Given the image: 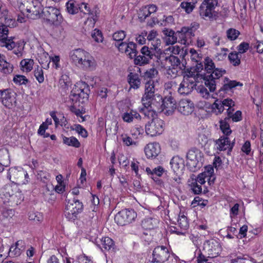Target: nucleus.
I'll list each match as a JSON object with an SVG mask.
<instances>
[{
	"label": "nucleus",
	"mask_w": 263,
	"mask_h": 263,
	"mask_svg": "<svg viewBox=\"0 0 263 263\" xmlns=\"http://www.w3.org/2000/svg\"><path fill=\"white\" fill-rule=\"evenodd\" d=\"M203 67L206 72L203 76L204 85L210 92H214L216 89L217 80L226 73V71L221 68H216L213 60L209 57L204 59V66L201 61L197 63L196 67L198 71L202 70Z\"/></svg>",
	"instance_id": "f257e3e1"
},
{
	"label": "nucleus",
	"mask_w": 263,
	"mask_h": 263,
	"mask_svg": "<svg viewBox=\"0 0 263 263\" xmlns=\"http://www.w3.org/2000/svg\"><path fill=\"white\" fill-rule=\"evenodd\" d=\"M142 98L141 102L144 107L139 108V112L144 115L143 119H151L157 116V111H159L161 108L162 97L158 93L152 95L147 101Z\"/></svg>",
	"instance_id": "f03ea898"
},
{
	"label": "nucleus",
	"mask_w": 263,
	"mask_h": 263,
	"mask_svg": "<svg viewBox=\"0 0 263 263\" xmlns=\"http://www.w3.org/2000/svg\"><path fill=\"white\" fill-rule=\"evenodd\" d=\"M71 60L84 69H92L95 67V60L90 54L81 49H77L70 53Z\"/></svg>",
	"instance_id": "7ed1b4c3"
},
{
	"label": "nucleus",
	"mask_w": 263,
	"mask_h": 263,
	"mask_svg": "<svg viewBox=\"0 0 263 263\" xmlns=\"http://www.w3.org/2000/svg\"><path fill=\"white\" fill-rule=\"evenodd\" d=\"M88 87V85L85 82L77 83L74 88L71 91L69 100L73 104L77 103V101L84 102L85 100H87L89 91Z\"/></svg>",
	"instance_id": "20e7f679"
},
{
	"label": "nucleus",
	"mask_w": 263,
	"mask_h": 263,
	"mask_svg": "<svg viewBox=\"0 0 263 263\" xmlns=\"http://www.w3.org/2000/svg\"><path fill=\"white\" fill-rule=\"evenodd\" d=\"M198 74L189 71L183 77L178 91L181 95H186L191 93L196 85Z\"/></svg>",
	"instance_id": "39448f33"
},
{
	"label": "nucleus",
	"mask_w": 263,
	"mask_h": 263,
	"mask_svg": "<svg viewBox=\"0 0 263 263\" xmlns=\"http://www.w3.org/2000/svg\"><path fill=\"white\" fill-rule=\"evenodd\" d=\"M43 18L45 22L50 26H59L63 21V17L60 10L49 7L43 11Z\"/></svg>",
	"instance_id": "423d86ee"
},
{
	"label": "nucleus",
	"mask_w": 263,
	"mask_h": 263,
	"mask_svg": "<svg viewBox=\"0 0 263 263\" xmlns=\"http://www.w3.org/2000/svg\"><path fill=\"white\" fill-rule=\"evenodd\" d=\"M83 210V204L79 200L74 198L72 202L69 201L66 205L64 215L70 221H74L77 218L78 215Z\"/></svg>",
	"instance_id": "0eeeda50"
},
{
	"label": "nucleus",
	"mask_w": 263,
	"mask_h": 263,
	"mask_svg": "<svg viewBox=\"0 0 263 263\" xmlns=\"http://www.w3.org/2000/svg\"><path fill=\"white\" fill-rule=\"evenodd\" d=\"M218 5L217 0H204L199 7L200 15L204 19L216 20L215 9Z\"/></svg>",
	"instance_id": "6e6552de"
},
{
	"label": "nucleus",
	"mask_w": 263,
	"mask_h": 263,
	"mask_svg": "<svg viewBox=\"0 0 263 263\" xmlns=\"http://www.w3.org/2000/svg\"><path fill=\"white\" fill-rule=\"evenodd\" d=\"M137 216V213L134 209H125L115 215V221L118 225L123 226L132 223Z\"/></svg>",
	"instance_id": "1a4fd4ad"
},
{
	"label": "nucleus",
	"mask_w": 263,
	"mask_h": 263,
	"mask_svg": "<svg viewBox=\"0 0 263 263\" xmlns=\"http://www.w3.org/2000/svg\"><path fill=\"white\" fill-rule=\"evenodd\" d=\"M150 119H152L151 122H148L145 125L146 133L152 137L161 134L164 129V121L155 117Z\"/></svg>",
	"instance_id": "9d476101"
},
{
	"label": "nucleus",
	"mask_w": 263,
	"mask_h": 263,
	"mask_svg": "<svg viewBox=\"0 0 263 263\" xmlns=\"http://www.w3.org/2000/svg\"><path fill=\"white\" fill-rule=\"evenodd\" d=\"M170 257L168 249L164 246H159L154 249L152 259L149 263H164Z\"/></svg>",
	"instance_id": "9b49d317"
},
{
	"label": "nucleus",
	"mask_w": 263,
	"mask_h": 263,
	"mask_svg": "<svg viewBox=\"0 0 263 263\" xmlns=\"http://www.w3.org/2000/svg\"><path fill=\"white\" fill-rule=\"evenodd\" d=\"M204 249L207 250L209 256L214 258L218 256L221 251V247L218 240L211 239L206 240L204 244Z\"/></svg>",
	"instance_id": "f8f14e48"
},
{
	"label": "nucleus",
	"mask_w": 263,
	"mask_h": 263,
	"mask_svg": "<svg viewBox=\"0 0 263 263\" xmlns=\"http://www.w3.org/2000/svg\"><path fill=\"white\" fill-rule=\"evenodd\" d=\"M16 187L15 184H6L1 190V196L5 203H11L14 201L16 196L15 195Z\"/></svg>",
	"instance_id": "ddd939ff"
},
{
	"label": "nucleus",
	"mask_w": 263,
	"mask_h": 263,
	"mask_svg": "<svg viewBox=\"0 0 263 263\" xmlns=\"http://www.w3.org/2000/svg\"><path fill=\"white\" fill-rule=\"evenodd\" d=\"M8 32L9 30L7 26L4 25L0 26V46L5 47L8 50H12L15 47L16 44L12 39H8Z\"/></svg>",
	"instance_id": "4468645a"
},
{
	"label": "nucleus",
	"mask_w": 263,
	"mask_h": 263,
	"mask_svg": "<svg viewBox=\"0 0 263 263\" xmlns=\"http://www.w3.org/2000/svg\"><path fill=\"white\" fill-rule=\"evenodd\" d=\"M0 102L5 107L10 108L15 103V93L11 89L0 90Z\"/></svg>",
	"instance_id": "2eb2a0df"
},
{
	"label": "nucleus",
	"mask_w": 263,
	"mask_h": 263,
	"mask_svg": "<svg viewBox=\"0 0 263 263\" xmlns=\"http://www.w3.org/2000/svg\"><path fill=\"white\" fill-rule=\"evenodd\" d=\"M176 104L175 99L172 96L165 97L160 103L161 108L159 112H163L167 116L172 115L176 108Z\"/></svg>",
	"instance_id": "dca6fc26"
},
{
	"label": "nucleus",
	"mask_w": 263,
	"mask_h": 263,
	"mask_svg": "<svg viewBox=\"0 0 263 263\" xmlns=\"http://www.w3.org/2000/svg\"><path fill=\"white\" fill-rule=\"evenodd\" d=\"M235 105L234 102L229 98L220 100L217 99L212 105V111L216 115L221 114L224 109L225 107L230 108V107H234Z\"/></svg>",
	"instance_id": "f3484780"
},
{
	"label": "nucleus",
	"mask_w": 263,
	"mask_h": 263,
	"mask_svg": "<svg viewBox=\"0 0 263 263\" xmlns=\"http://www.w3.org/2000/svg\"><path fill=\"white\" fill-rule=\"evenodd\" d=\"M215 143V148L219 151H228V153L231 152L234 146V142H231L229 138L227 136H222L220 137L218 139L214 140Z\"/></svg>",
	"instance_id": "a211bd4d"
},
{
	"label": "nucleus",
	"mask_w": 263,
	"mask_h": 263,
	"mask_svg": "<svg viewBox=\"0 0 263 263\" xmlns=\"http://www.w3.org/2000/svg\"><path fill=\"white\" fill-rule=\"evenodd\" d=\"M161 148L158 143L154 142L148 144L144 148L146 157L148 158H155L160 153Z\"/></svg>",
	"instance_id": "6ab92c4d"
},
{
	"label": "nucleus",
	"mask_w": 263,
	"mask_h": 263,
	"mask_svg": "<svg viewBox=\"0 0 263 263\" xmlns=\"http://www.w3.org/2000/svg\"><path fill=\"white\" fill-rule=\"evenodd\" d=\"M178 110L184 115H189L194 110V104L189 100H181L179 102Z\"/></svg>",
	"instance_id": "aec40b11"
},
{
	"label": "nucleus",
	"mask_w": 263,
	"mask_h": 263,
	"mask_svg": "<svg viewBox=\"0 0 263 263\" xmlns=\"http://www.w3.org/2000/svg\"><path fill=\"white\" fill-rule=\"evenodd\" d=\"M25 242L22 240L17 241L11 246L9 250V255L11 257L19 256L25 250Z\"/></svg>",
	"instance_id": "412c9836"
},
{
	"label": "nucleus",
	"mask_w": 263,
	"mask_h": 263,
	"mask_svg": "<svg viewBox=\"0 0 263 263\" xmlns=\"http://www.w3.org/2000/svg\"><path fill=\"white\" fill-rule=\"evenodd\" d=\"M140 53L147 58L149 63L151 62V60H156L158 65H159V61H161V59L163 57L162 55H157L153 50L146 46H144L141 49Z\"/></svg>",
	"instance_id": "4be33fe9"
},
{
	"label": "nucleus",
	"mask_w": 263,
	"mask_h": 263,
	"mask_svg": "<svg viewBox=\"0 0 263 263\" xmlns=\"http://www.w3.org/2000/svg\"><path fill=\"white\" fill-rule=\"evenodd\" d=\"M24 176V171L22 169L18 170L16 167L9 168L7 177L12 183H17V182L22 179Z\"/></svg>",
	"instance_id": "5701e85b"
},
{
	"label": "nucleus",
	"mask_w": 263,
	"mask_h": 263,
	"mask_svg": "<svg viewBox=\"0 0 263 263\" xmlns=\"http://www.w3.org/2000/svg\"><path fill=\"white\" fill-rule=\"evenodd\" d=\"M171 168L174 173L181 172L184 167V161L183 159L178 156H174L170 161Z\"/></svg>",
	"instance_id": "b1692460"
},
{
	"label": "nucleus",
	"mask_w": 263,
	"mask_h": 263,
	"mask_svg": "<svg viewBox=\"0 0 263 263\" xmlns=\"http://www.w3.org/2000/svg\"><path fill=\"white\" fill-rule=\"evenodd\" d=\"M127 80L130 88L137 89L141 85V79L138 73L130 72L127 76Z\"/></svg>",
	"instance_id": "393cba45"
},
{
	"label": "nucleus",
	"mask_w": 263,
	"mask_h": 263,
	"mask_svg": "<svg viewBox=\"0 0 263 263\" xmlns=\"http://www.w3.org/2000/svg\"><path fill=\"white\" fill-rule=\"evenodd\" d=\"M224 80V85L219 90L220 96L223 95V92L224 93V92H227L228 91L231 90L233 88H234L237 86L242 85V84L240 83V82H237L236 81L229 80V79L227 78H226Z\"/></svg>",
	"instance_id": "a878e982"
},
{
	"label": "nucleus",
	"mask_w": 263,
	"mask_h": 263,
	"mask_svg": "<svg viewBox=\"0 0 263 263\" xmlns=\"http://www.w3.org/2000/svg\"><path fill=\"white\" fill-rule=\"evenodd\" d=\"M155 88L154 81L150 80L147 81L145 84V90L142 98L145 99L147 101L152 95L156 94Z\"/></svg>",
	"instance_id": "bb28decb"
},
{
	"label": "nucleus",
	"mask_w": 263,
	"mask_h": 263,
	"mask_svg": "<svg viewBox=\"0 0 263 263\" xmlns=\"http://www.w3.org/2000/svg\"><path fill=\"white\" fill-rule=\"evenodd\" d=\"M162 55L163 56V57L161 59V61H162L164 58L166 62V65H170L168 66V67L175 68L176 67H182L180 60L177 57L173 55H170L167 57H165L164 54ZM160 62L162 63V61Z\"/></svg>",
	"instance_id": "cd10ccee"
},
{
	"label": "nucleus",
	"mask_w": 263,
	"mask_h": 263,
	"mask_svg": "<svg viewBox=\"0 0 263 263\" xmlns=\"http://www.w3.org/2000/svg\"><path fill=\"white\" fill-rule=\"evenodd\" d=\"M234 109L233 107H230L227 109V117H226V120H230L232 119L233 122H238L242 120V113L240 110L236 111L234 114L233 111Z\"/></svg>",
	"instance_id": "c85d7f7f"
},
{
	"label": "nucleus",
	"mask_w": 263,
	"mask_h": 263,
	"mask_svg": "<svg viewBox=\"0 0 263 263\" xmlns=\"http://www.w3.org/2000/svg\"><path fill=\"white\" fill-rule=\"evenodd\" d=\"M67 12L70 14H75L80 11V4L74 0H69L66 4Z\"/></svg>",
	"instance_id": "c756f323"
},
{
	"label": "nucleus",
	"mask_w": 263,
	"mask_h": 263,
	"mask_svg": "<svg viewBox=\"0 0 263 263\" xmlns=\"http://www.w3.org/2000/svg\"><path fill=\"white\" fill-rule=\"evenodd\" d=\"M177 222L178 226L182 230L186 231L189 227V223L187 218L183 213H179Z\"/></svg>",
	"instance_id": "7c9ffc66"
},
{
	"label": "nucleus",
	"mask_w": 263,
	"mask_h": 263,
	"mask_svg": "<svg viewBox=\"0 0 263 263\" xmlns=\"http://www.w3.org/2000/svg\"><path fill=\"white\" fill-rule=\"evenodd\" d=\"M62 137L64 144L76 148H78L80 146V143L76 137L73 136L67 137L63 135L62 136Z\"/></svg>",
	"instance_id": "2f4dec72"
},
{
	"label": "nucleus",
	"mask_w": 263,
	"mask_h": 263,
	"mask_svg": "<svg viewBox=\"0 0 263 263\" xmlns=\"http://www.w3.org/2000/svg\"><path fill=\"white\" fill-rule=\"evenodd\" d=\"M13 65L4 59L0 60V71L4 74L11 73L13 71Z\"/></svg>",
	"instance_id": "473e14b6"
},
{
	"label": "nucleus",
	"mask_w": 263,
	"mask_h": 263,
	"mask_svg": "<svg viewBox=\"0 0 263 263\" xmlns=\"http://www.w3.org/2000/svg\"><path fill=\"white\" fill-rule=\"evenodd\" d=\"M34 61L30 59H23L20 62V65L24 72H30L33 68Z\"/></svg>",
	"instance_id": "72a5a7b5"
},
{
	"label": "nucleus",
	"mask_w": 263,
	"mask_h": 263,
	"mask_svg": "<svg viewBox=\"0 0 263 263\" xmlns=\"http://www.w3.org/2000/svg\"><path fill=\"white\" fill-rule=\"evenodd\" d=\"M0 162L5 167H8L10 164V155L6 149L0 150Z\"/></svg>",
	"instance_id": "f704fd0d"
},
{
	"label": "nucleus",
	"mask_w": 263,
	"mask_h": 263,
	"mask_svg": "<svg viewBox=\"0 0 263 263\" xmlns=\"http://www.w3.org/2000/svg\"><path fill=\"white\" fill-rule=\"evenodd\" d=\"M127 53H126L131 59L137 55V44L133 42H129L127 45Z\"/></svg>",
	"instance_id": "c9c22d12"
},
{
	"label": "nucleus",
	"mask_w": 263,
	"mask_h": 263,
	"mask_svg": "<svg viewBox=\"0 0 263 263\" xmlns=\"http://www.w3.org/2000/svg\"><path fill=\"white\" fill-rule=\"evenodd\" d=\"M199 151L196 148H192L190 149L186 155L187 160L191 161L193 162V165H195L198 161L197 158V155Z\"/></svg>",
	"instance_id": "e433bc0d"
},
{
	"label": "nucleus",
	"mask_w": 263,
	"mask_h": 263,
	"mask_svg": "<svg viewBox=\"0 0 263 263\" xmlns=\"http://www.w3.org/2000/svg\"><path fill=\"white\" fill-rule=\"evenodd\" d=\"M241 55L236 51L229 53L228 58L230 63L234 66H237L240 64Z\"/></svg>",
	"instance_id": "4c0bfd02"
},
{
	"label": "nucleus",
	"mask_w": 263,
	"mask_h": 263,
	"mask_svg": "<svg viewBox=\"0 0 263 263\" xmlns=\"http://www.w3.org/2000/svg\"><path fill=\"white\" fill-rule=\"evenodd\" d=\"M228 120L226 119V117L224 118L223 120H221L220 121V128L224 135L225 136H228L230 135L232 130L230 129V125L228 123Z\"/></svg>",
	"instance_id": "58836bf2"
},
{
	"label": "nucleus",
	"mask_w": 263,
	"mask_h": 263,
	"mask_svg": "<svg viewBox=\"0 0 263 263\" xmlns=\"http://www.w3.org/2000/svg\"><path fill=\"white\" fill-rule=\"evenodd\" d=\"M181 71L182 67H176L175 68L168 67V68L166 69V74L168 78H175L181 73Z\"/></svg>",
	"instance_id": "ea45409f"
},
{
	"label": "nucleus",
	"mask_w": 263,
	"mask_h": 263,
	"mask_svg": "<svg viewBox=\"0 0 263 263\" xmlns=\"http://www.w3.org/2000/svg\"><path fill=\"white\" fill-rule=\"evenodd\" d=\"M240 34V32L234 28H230L226 31L228 39L231 41L236 40Z\"/></svg>",
	"instance_id": "a19ab883"
},
{
	"label": "nucleus",
	"mask_w": 263,
	"mask_h": 263,
	"mask_svg": "<svg viewBox=\"0 0 263 263\" xmlns=\"http://www.w3.org/2000/svg\"><path fill=\"white\" fill-rule=\"evenodd\" d=\"M101 243L103 248L105 250L109 251L113 249L114 241L112 239L108 237L103 238L101 240Z\"/></svg>",
	"instance_id": "79ce46f5"
},
{
	"label": "nucleus",
	"mask_w": 263,
	"mask_h": 263,
	"mask_svg": "<svg viewBox=\"0 0 263 263\" xmlns=\"http://www.w3.org/2000/svg\"><path fill=\"white\" fill-rule=\"evenodd\" d=\"M151 46L149 48L154 51V52L157 55H163V54H160V48L161 41L159 39H156L155 40H153L150 42Z\"/></svg>",
	"instance_id": "37998d69"
},
{
	"label": "nucleus",
	"mask_w": 263,
	"mask_h": 263,
	"mask_svg": "<svg viewBox=\"0 0 263 263\" xmlns=\"http://www.w3.org/2000/svg\"><path fill=\"white\" fill-rule=\"evenodd\" d=\"M28 218L30 220H33L35 222H41L43 219V215L41 213L34 211L29 213Z\"/></svg>",
	"instance_id": "c03bdc74"
},
{
	"label": "nucleus",
	"mask_w": 263,
	"mask_h": 263,
	"mask_svg": "<svg viewBox=\"0 0 263 263\" xmlns=\"http://www.w3.org/2000/svg\"><path fill=\"white\" fill-rule=\"evenodd\" d=\"M196 3V2L192 4L191 2H183L180 4V7L184 10L186 13L189 14L192 12L195 8Z\"/></svg>",
	"instance_id": "a18cd8bd"
},
{
	"label": "nucleus",
	"mask_w": 263,
	"mask_h": 263,
	"mask_svg": "<svg viewBox=\"0 0 263 263\" xmlns=\"http://www.w3.org/2000/svg\"><path fill=\"white\" fill-rule=\"evenodd\" d=\"M144 132L143 126L140 125H136L132 127L131 134L134 139H137L138 136L142 135Z\"/></svg>",
	"instance_id": "49530a36"
},
{
	"label": "nucleus",
	"mask_w": 263,
	"mask_h": 263,
	"mask_svg": "<svg viewBox=\"0 0 263 263\" xmlns=\"http://www.w3.org/2000/svg\"><path fill=\"white\" fill-rule=\"evenodd\" d=\"M34 75L36 80L40 83H43L44 81L43 70L42 67H37L34 71Z\"/></svg>",
	"instance_id": "de8ad7c7"
},
{
	"label": "nucleus",
	"mask_w": 263,
	"mask_h": 263,
	"mask_svg": "<svg viewBox=\"0 0 263 263\" xmlns=\"http://www.w3.org/2000/svg\"><path fill=\"white\" fill-rule=\"evenodd\" d=\"M134 58V62L136 65L142 66L149 63V62L147 61V58H145V57L142 54L139 55H136Z\"/></svg>",
	"instance_id": "09e8293b"
},
{
	"label": "nucleus",
	"mask_w": 263,
	"mask_h": 263,
	"mask_svg": "<svg viewBox=\"0 0 263 263\" xmlns=\"http://www.w3.org/2000/svg\"><path fill=\"white\" fill-rule=\"evenodd\" d=\"M16 46L14 48L13 53L16 54L18 57H21L23 55V51L24 48V44L22 42L15 43Z\"/></svg>",
	"instance_id": "8fccbe9b"
},
{
	"label": "nucleus",
	"mask_w": 263,
	"mask_h": 263,
	"mask_svg": "<svg viewBox=\"0 0 263 263\" xmlns=\"http://www.w3.org/2000/svg\"><path fill=\"white\" fill-rule=\"evenodd\" d=\"M149 15L150 14L145 6L142 7L140 9L138 12V17L141 22L144 21Z\"/></svg>",
	"instance_id": "3c124183"
},
{
	"label": "nucleus",
	"mask_w": 263,
	"mask_h": 263,
	"mask_svg": "<svg viewBox=\"0 0 263 263\" xmlns=\"http://www.w3.org/2000/svg\"><path fill=\"white\" fill-rule=\"evenodd\" d=\"M125 32L123 30L118 31L115 32L112 35L113 39L119 42H122L125 37Z\"/></svg>",
	"instance_id": "603ef678"
},
{
	"label": "nucleus",
	"mask_w": 263,
	"mask_h": 263,
	"mask_svg": "<svg viewBox=\"0 0 263 263\" xmlns=\"http://www.w3.org/2000/svg\"><path fill=\"white\" fill-rule=\"evenodd\" d=\"M92 38L98 43L102 42L103 37L101 31L95 29L91 33Z\"/></svg>",
	"instance_id": "864d4df0"
},
{
	"label": "nucleus",
	"mask_w": 263,
	"mask_h": 263,
	"mask_svg": "<svg viewBox=\"0 0 263 263\" xmlns=\"http://www.w3.org/2000/svg\"><path fill=\"white\" fill-rule=\"evenodd\" d=\"M122 140L123 143L126 146L136 145L137 142L135 141L132 138L126 134L122 135Z\"/></svg>",
	"instance_id": "5fc2aeb1"
},
{
	"label": "nucleus",
	"mask_w": 263,
	"mask_h": 263,
	"mask_svg": "<svg viewBox=\"0 0 263 263\" xmlns=\"http://www.w3.org/2000/svg\"><path fill=\"white\" fill-rule=\"evenodd\" d=\"M91 205L90 208L92 211H97L99 208V204L100 203V200L98 196L92 195V198L90 200Z\"/></svg>",
	"instance_id": "6e6d98bb"
},
{
	"label": "nucleus",
	"mask_w": 263,
	"mask_h": 263,
	"mask_svg": "<svg viewBox=\"0 0 263 263\" xmlns=\"http://www.w3.org/2000/svg\"><path fill=\"white\" fill-rule=\"evenodd\" d=\"M59 84L60 86L64 89L68 87L70 84L68 76L66 74L62 75L59 80Z\"/></svg>",
	"instance_id": "4d7b16f0"
},
{
	"label": "nucleus",
	"mask_w": 263,
	"mask_h": 263,
	"mask_svg": "<svg viewBox=\"0 0 263 263\" xmlns=\"http://www.w3.org/2000/svg\"><path fill=\"white\" fill-rule=\"evenodd\" d=\"M13 81L16 84L22 85L26 84L28 82V80L24 76L16 75L13 78Z\"/></svg>",
	"instance_id": "13d9d810"
},
{
	"label": "nucleus",
	"mask_w": 263,
	"mask_h": 263,
	"mask_svg": "<svg viewBox=\"0 0 263 263\" xmlns=\"http://www.w3.org/2000/svg\"><path fill=\"white\" fill-rule=\"evenodd\" d=\"M174 19L173 16L169 15L166 16L165 15H164L162 22L160 23V25L167 26L174 24Z\"/></svg>",
	"instance_id": "bf43d9fd"
},
{
	"label": "nucleus",
	"mask_w": 263,
	"mask_h": 263,
	"mask_svg": "<svg viewBox=\"0 0 263 263\" xmlns=\"http://www.w3.org/2000/svg\"><path fill=\"white\" fill-rule=\"evenodd\" d=\"M157 73L158 71L156 69L152 68L144 72V77L145 79H149L150 80L151 79L154 78Z\"/></svg>",
	"instance_id": "052dcab7"
},
{
	"label": "nucleus",
	"mask_w": 263,
	"mask_h": 263,
	"mask_svg": "<svg viewBox=\"0 0 263 263\" xmlns=\"http://www.w3.org/2000/svg\"><path fill=\"white\" fill-rule=\"evenodd\" d=\"M181 31L185 33L184 35H186L189 41H190L191 37L195 35L194 30L192 28L183 27L181 28Z\"/></svg>",
	"instance_id": "680f3d73"
},
{
	"label": "nucleus",
	"mask_w": 263,
	"mask_h": 263,
	"mask_svg": "<svg viewBox=\"0 0 263 263\" xmlns=\"http://www.w3.org/2000/svg\"><path fill=\"white\" fill-rule=\"evenodd\" d=\"M207 202V200H203L199 197L197 196L195 197L193 200L192 205H193L194 206H196V205H200L203 207L206 205Z\"/></svg>",
	"instance_id": "e2e57ef3"
},
{
	"label": "nucleus",
	"mask_w": 263,
	"mask_h": 263,
	"mask_svg": "<svg viewBox=\"0 0 263 263\" xmlns=\"http://www.w3.org/2000/svg\"><path fill=\"white\" fill-rule=\"evenodd\" d=\"M72 129L76 130L83 138H86L88 136L87 130L80 124L76 125L75 128Z\"/></svg>",
	"instance_id": "0e129e2a"
},
{
	"label": "nucleus",
	"mask_w": 263,
	"mask_h": 263,
	"mask_svg": "<svg viewBox=\"0 0 263 263\" xmlns=\"http://www.w3.org/2000/svg\"><path fill=\"white\" fill-rule=\"evenodd\" d=\"M109 90L107 88L101 87L98 89V95L100 97L103 101H105L107 97V93Z\"/></svg>",
	"instance_id": "69168bd1"
},
{
	"label": "nucleus",
	"mask_w": 263,
	"mask_h": 263,
	"mask_svg": "<svg viewBox=\"0 0 263 263\" xmlns=\"http://www.w3.org/2000/svg\"><path fill=\"white\" fill-rule=\"evenodd\" d=\"M127 43L123 41L115 44V46L118 48L119 51L125 53H127Z\"/></svg>",
	"instance_id": "338daca9"
},
{
	"label": "nucleus",
	"mask_w": 263,
	"mask_h": 263,
	"mask_svg": "<svg viewBox=\"0 0 263 263\" xmlns=\"http://www.w3.org/2000/svg\"><path fill=\"white\" fill-rule=\"evenodd\" d=\"M77 260L79 263H93L91 259L84 254L78 256Z\"/></svg>",
	"instance_id": "774afa93"
}]
</instances>
